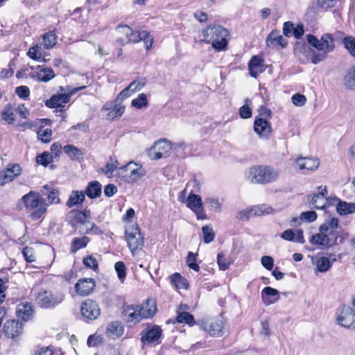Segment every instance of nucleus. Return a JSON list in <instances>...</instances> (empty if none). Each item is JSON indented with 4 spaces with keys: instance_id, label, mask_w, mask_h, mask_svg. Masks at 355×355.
I'll use <instances>...</instances> for the list:
<instances>
[{
    "instance_id": "1",
    "label": "nucleus",
    "mask_w": 355,
    "mask_h": 355,
    "mask_svg": "<svg viewBox=\"0 0 355 355\" xmlns=\"http://www.w3.org/2000/svg\"><path fill=\"white\" fill-rule=\"evenodd\" d=\"M202 35L203 39L200 40V43L211 44V46L217 52L227 49L230 32L223 26L211 24L202 29Z\"/></svg>"
},
{
    "instance_id": "2",
    "label": "nucleus",
    "mask_w": 355,
    "mask_h": 355,
    "mask_svg": "<svg viewBox=\"0 0 355 355\" xmlns=\"http://www.w3.org/2000/svg\"><path fill=\"white\" fill-rule=\"evenodd\" d=\"M19 201L23 204L26 213L32 220H37L47 213L49 203L37 191H30L24 195Z\"/></svg>"
},
{
    "instance_id": "3",
    "label": "nucleus",
    "mask_w": 355,
    "mask_h": 355,
    "mask_svg": "<svg viewBox=\"0 0 355 355\" xmlns=\"http://www.w3.org/2000/svg\"><path fill=\"white\" fill-rule=\"evenodd\" d=\"M279 176V170L270 165H254L249 168V178L253 184H270L275 182Z\"/></svg>"
},
{
    "instance_id": "4",
    "label": "nucleus",
    "mask_w": 355,
    "mask_h": 355,
    "mask_svg": "<svg viewBox=\"0 0 355 355\" xmlns=\"http://www.w3.org/2000/svg\"><path fill=\"white\" fill-rule=\"evenodd\" d=\"M36 304L42 309H54L64 300V294L58 289L40 288L35 295Z\"/></svg>"
},
{
    "instance_id": "5",
    "label": "nucleus",
    "mask_w": 355,
    "mask_h": 355,
    "mask_svg": "<svg viewBox=\"0 0 355 355\" xmlns=\"http://www.w3.org/2000/svg\"><path fill=\"white\" fill-rule=\"evenodd\" d=\"M125 240L132 255L134 257L142 250L145 238L139 225L135 223L129 225L125 231Z\"/></svg>"
},
{
    "instance_id": "6",
    "label": "nucleus",
    "mask_w": 355,
    "mask_h": 355,
    "mask_svg": "<svg viewBox=\"0 0 355 355\" xmlns=\"http://www.w3.org/2000/svg\"><path fill=\"white\" fill-rule=\"evenodd\" d=\"M16 112L19 114L20 118L24 119H27L30 114L25 104L21 103L17 105L15 103L9 102L3 107L0 112L1 119L8 125H12L16 121Z\"/></svg>"
},
{
    "instance_id": "7",
    "label": "nucleus",
    "mask_w": 355,
    "mask_h": 355,
    "mask_svg": "<svg viewBox=\"0 0 355 355\" xmlns=\"http://www.w3.org/2000/svg\"><path fill=\"white\" fill-rule=\"evenodd\" d=\"M119 174L124 181L134 182L138 181L146 175V170L141 165L132 161L125 166L119 167Z\"/></svg>"
},
{
    "instance_id": "8",
    "label": "nucleus",
    "mask_w": 355,
    "mask_h": 355,
    "mask_svg": "<svg viewBox=\"0 0 355 355\" xmlns=\"http://www.w3.org/2000/svg\"><path fill=\"white\" fill-rule=\"evenodd\" d=\"M308 43L319 51L329 53L335 49L334 37L331 33H324L320 40L313 34L306 35Z\"/></svg>"
},
{
    "instance_id": "9",
    "label": "nucleus",
    "mask_w": 355,
    "mask_h": 355,
    "mask_svg": "<svg viewBox=\"0 0 355 355\" xmlns=\"http://www.w3.org/2000/svg\"><path fill=\"white\" fill-rule=\"evenodd\" d=\"M80 312L84 320L89 322L96 320L101 315V309L96 300L87 298L81 302Z\"/></svg>"
},
{
    "instance_id": "10",
    "label": "nucleus",
    "mask_w": 355,
    "mask_h": 355,
    "mask_svg": "<svg viewBox=\"0 0 355 355\" xmlns=\"http://www.w3.org/2000/svg\"><path fill=\"white\" fill-rule=\"evenodd\" d=\"M91 211L87 208L84 209H72L67 215L68 224L76 231L80 225L89 223Z\"/></svg>"
},
{
    "instance_id": "11",
    "label": "nucleus",
    "mask_w": 355,
    "mask_h": 355,
    "mask_svg": "<svg viewBox=\"0 0 355 355\" xmlns=\"http://www.w3.org/2000/svg\"><path fill=\"white\" fill-rule=\"evenodd\" d=\"M172 150V144L166 139H160L155 141L153 146L148 150L149 157L157 160L169 155Z\"/></svg>"
},
{
    "instance_id": "12",
    "label": "nucleus",
    "mask_w": 355,
    "mask_h": 355,
    "mask_svg": "<svg viewBox=\"0 0 355 355\" xmlns=\"http://www.w3.org/2000/svg\"><path fill=\"white\" fill-rule=\"evenodd\" d=\"M53 121L50 119H37L34 132L37 134V139L43 144H49L53 138L51 129Z\"/></svg>"
},
{
    "instance_id": "13",
    "label": "nucleus",
    "mask_w": 355,
    "mask_h": 355,
    "mask_svg": "<svg viewBox=\"0 0 355 355\" xmlns=\"http://www.w3.org/2000/svg\"><path fill=\"white\" fill-rule=\"evenodd\" d=\"M22 168L19 164L9 163L0 170V187L13 182L22 173Z\"/></svg>"
},
{
    "instance_id": "14",
    "label": "nucleus",
    "mask_w": 355,
    "mask_h": 355,
    "mask_svg": "<svg viewBox=\"0 0 355 355\" xmlns=\"http://www.w3.org/2000/svg\"><path fill=\"white\" fill-rule=\"evenodd\" d=\"M200 329L212 337H221L224 334V324L220 320L197 321Z\"/></svg>"
},
{
    "instance_id": "15",
    "label": "nucleus",
    "mask_w": 355,
    "mask_h": 355,
    "mask_svg": "<svg viewBox=\"0 0 355 355\" xmlns=\"http://www.w3.org/2000/svg\"><path fill=\"white\" fill-rule=\"evenodd\" d=\"M121 313L124 321L130 326L135 325L145 319L139 304H124Z\"/></svg>"
},
{
    "instance_id": "16",
    "label": "nucleus",
    "mask_w": 355,
    "mask_h": 355,
    "mask_svg": "<svg viewBox=\"0 0 355 355\" xmlns=\"http://www.w3.org/2000/svg\"><path fill=\"white\" fill-rule=\"evenodd\" d=\"M186 205L195 213L198 220H205L207 218L204 211L202 198L199 195L191 191L186 199Z\"/></svg>"
},
{
    "instance_id": "17",
    "label": "nucleus",
    "mask_w": 355,
    "mask_h": 355,
    "mask_svg": "<svg viewBox=\"0 0 355 355\" xmlns=\"http://www.w3.org/2000/svg\"><path fill=\"white\" fill-rule=\"evenodd\" d=\"M336 320L338 324L345 328L355 329V311L349 306L340 307Z\"/></svg>"
},
{
    "instance_id": "18",
    "label": "nucleus",
    "mask_w": 355,
    "mask_h": 355,
    "mask_svg": "<svg viewBox=\"0 0 355 355\" xmlns=\"http://www.w3.org/2000/svg\"><path fill=\"white\" fill-rule=\"evenodd\" d=\"M320 159L314 157H298L294 162V166L302 173L306 174L317 170L320 166Z\"/></svg>"
},
{
    "instance_id": "19",
    "label": "nucleus",
    "mask_w": 355,
    "mask_h": 355,
    "mask_svg": "<svg viewBox=\"0 0 355 355\" xmlns=\"http://www.w3.org/2000/svg\"><path fill=\"white\" fill-rule=\"evenodd\" d=\"M189 308L187 304H180L177 308L176 317L174 319H171L168 322L187 324L190 327L197 325L194 316L187 311Z\"/></svg>"
},
{
    "instance_id": "20",
    "label": "nucleus",
    "mask_w": 355,
    "mask_h": 355,
    "mask_svg": "<svg viewBox=\"0 0 355 355\" xmlns=\"http://www.w3.org/2000/svg\"><path fill=\"white\" fill-rule=\"evenodd\" d=\"M309 242L317 246L319 249L324 250L329 248L337 243L336 237L333 234L328 233L320 232L312 235L309 239Z\"/></svg>"
},
{
    "instance_id": "21",
    "label": "nucleus",
    "mask_w": 355,
    "mask_h": 355,
    "mask_svg": "<svg viewBox=\"0 0 355 355\" xmlns=\"http://www.w3.org/2000/svg\"><path fill=\"white\" fill-rule=\"evenodd\" d=\"M96 286L94 279L83 277L78 280L74 285L76 294L80 297H87L93 293Z\"/></svg>"
},
{
    "instance_id": "22",
    "label": "nucleus",
    "mask_w": 355,
    "mask_h": 355,
    "mask_svg": "<svg viewBox=\"0 0 355 355\" xmlns=\"http://www.w3.org/2000/svg\"><path fill=\"white\" fill-rule=\"evenodd\" d=\"M253 129L260 139H268L272 133V127L270 121L266 119L255 116Z\"/></svg>"
},
{
    "instance_id": "23",
    "label": "nucleus",
    "mask_w": 355,
    "mask_h": 355,
    "mask_svg": "<svg viewBox=\"0 0 355 355\" xmlns=\"http://www.w3.org/2000/svg\"><path fill=\"white\" fill-rule=\"evenodd\" d=\"M162 329L158 325H148L141 334V340L144 343H160Z\"/></svg>"
},
{
    "instance_id": "24",
    "label": "nucleus",
    "mask_w": 355,
    "mask_h": 355,
    "mask_svg": "<svg viewBox=\"0 0 355 355\" xmlns=\"http://www.w3.org/2000/svg\"><path fill=\"white\" fill-rule=\"evenodd\" d=\"M262 55H252L248 63L249 74L251 77L257 78L259 74L263 73L267 66Z\"/></svg>"
},
{
    "instance_id": "25",
    "label": "nucleus",
    "mask_w": 355,
    "mask_h": 355,
    "mask_svg": "<svg viewBox=\"0 0 355 355\" xmlns=\"http://www.w3.org/2000/svg\"><path fill=\"white\" fill-rule=\"evenodd\" d=\"M266 44L270 49L282 50L286 48L288 42L278 30L274 29L267 35Z\"/></svg>"
},
{
    "instance_id": "26",
    "label": "nucleus",
    "mask_w": 355,
    "mask_h": 355,
    "mask_svg": "<svg viewBox=\"0 0 355 355\" xmlns=\"http://www.w3.org/2000/svg\"><path fill=\"white\" fill-rule=\"evenodd\" d=\"M2 331L6 337L15 338L21 334L23 324L18 320H9L4 323Z\"/></svg>"
},
{
    "instance_id": "27",
    "label": "nucleus",
    "mask_w": 355,
    "mask_h": 355,
    "mask_svg": "<svg viewBox=\"0 0 355 355\" xmlns=\"http://www.w3.org/2000/svg\"><path fill=\"white\" fill-rule=\"evenodd\" d=\"M31 69L35 71L32 77L35 78L40 82L47 83L55 77V73L51 67L37 65L36 67H31Z\"/></svg>"
},
{
    "instance_id": "28",
    "label": "nucleus",
    "mask_w": 355,
    "mask_h": 355,
    "mask_svg": "<svg viewBox=\"0 0 355 355\" xmlns=\"http://www.w3.org/2000/svg\"><path fill=\"white\" fill-rule=\"evenodd\" d=\"M116 30L118 33L126 39V43H138L141 42V34L139 31H134L126 24H119Z\"/></svg>"
},
{
    "instance_id": "29",
    "label": "nucleus",
    "mask_w": 355,
    "mask_h": 355,
    "mask_svg": "<svg viewBox=\"0 0 355 355\" xmlns=\"http://www.w3.org/2000/svg\"><path fill=\"white\" fill-rule=\"evenodd\" d=\"M69 95L66 93H59L52 95L50 98L46 99L45 105L51 109L56 108L60 109L67 107L66 105L69 102Z\"/></svg>"
},
{
    "instance_id": "30",
    "label": "nucleus",
    "mask_w": 355,
    "mask_h": 355,
    "mask_svg": "<svg viewBox=\"0 0 355 355\" xmlns=\"http://www.w3.org/2000/svg\"><path fill=\"white\" fill-rule=\"evenodd\" d=\"M16 314L18 318L21 320L28 321L33 316V306L31 302H21L17 306Z\"/></svg>"
},
{
    "instance_id": "31",
    "label": "nucleus",
    "mask_w": 355,
    "mask_h": 355,
    "mask_svg": "<svg viewBox=\"0 0 355 355\" xmlns=\"http://www.w3.org/2000/svg\"><path fill=\"white\" fill-rule=\"evenodd\" d=\"M318 193L314 194L310 200L311 205L313 208L316 209H326L327 207L331 206L333 202H322V204H318V200H324L325 198H327V187H322V186L318 187Z\"/></svg>"
},
{
    "instance_id": "32",
    "label": "nucleus",
    "mask_w": 355,
    "mask_h": 355,
    "mask_svg": "<svg viewBox=\"0 0 355 355\" xmlns=\"http://www.w3.org/2000/svg\"><path fill=\"white\" fill-rule=\"evenodd\" d=\"M124 325L121 321L110 322L106 328V336L110 338L116 339L123 336Z\"/></svg>"
},
{
    "instance_id": "33",
    "label": "nucleus",
    "mask_w": 355,
    "mask_h": 355,
    "mask_svg": "<svg viewBox=\"0 0 355 355\" xmlns=\"http://www.w3.org/2000/svg\"><path fill=\"white\" fill-rule=\"evenodd\" d=\"M63 152L71 161L80 162L84 159V153L82 149L73 144H67L63 146Z\"/></svg>"
},
{
    "instance_id": "34",
    "label": "nucleus",
    "mask_w": 355,
    "mask_h": 355,
    "mask_svg": "<svg viewBox=\"0 0 355 355\" xmlns=\"http://www.w3.org/2000/svg\"><path fill=\"white\" fill-rule=\"evenodd\" d=\"M261 298L266 305L272 304L279 299V291L270 286L265 287L261 291Z\"/></svg>"
},
{
    "instance_id": "35",
    "label": "nucleus",
    "mask_w": 355,
    "mask_h": 355,
    "mask_svg": "<svg viewBox=\"0 0 355 355\" xmlns=\"http://www.w3.org/2000/svg\"><path fill=\"white\" fill-rule=\"evenodd\" d=\"M84 193L90 199L100 197L102 193V185L97 180L90 181L87 184Z\"/></svg>"
},
{
    "instance_id": "36",
    "label": "nucleus",
    "mask_w": 355,
    "mask_h": 355,
    "mask_svg": "<svg viewBox=\"0 0 355 355\" xmlns=\"http://www.w3.org/2000/svg\"><path fill=\"white\" fill-rule=\"evenodd\" d=\"M141 312L145 319L153 317L157 313V304L155 300L149 298L140 305Z\"/></svg>"
},
{
    "instance_id": "37",
    "label": "nucleus",
    "mask_w": 355,
    "mask_h": 355,
    "mask_svg": "<svg viewBox=\"0 0 355 355\" xmlns=\"http://www.w3.org/2000/svg\"><path fill=\"white\" fill-rule=\"evenodd\" d=\"M281 237L288 241H295L300 243H304L303 231L300 229L296 231V234L292 229L286 230L281 234Z\"/></svg>"
},
{
    "instance_id": "38",
    "label": "nucleus",
    "mask_w": 355,
    "mask_h": 355,
    "mask_svg": "<svg viewBox=\"0 0 355 355\" xmlns=\"http://www.w3.org/2000/svg\"><path fill=\"white\" fill-rule=\"evenodd\" d=\"M338 227V220L337 218H331L329 220H327L326 223L320 225V231L321 232L324 233H331V234L334 235V237L336 238V240H338V232L336 231L337 228Z\"/></svg>"
},
{
    "instance_id": "39",
    "label": "nucleus",
    "mask_w": 355,
    "mask_h": 355,
    "mask_svg": "<svg viewBox=\"0 0 355 355\" xmlns=\"http://www.w3.org/2000/svg\"><path fill=\"white\" fill-rule=\"evenodd\" d=\"M171 284L175 287L176 289L188 290L190 284L187 278L183 277L179 272H175L169 277Z\"/></svg>"
},
{
    "instance_id": "40",
    "label": "nucleus",
    "mask_w": 355,
    "mask_h": 355,
    "mask_svg": "<svg viewBox=\"0 0 355 355\" xmlns=\"http://www.w3.org/2000/svg\"><path fill=\"white\" fill-rule=\"evenodd\" d=\"M85 199V195L83 191H72L66 202V205L69 208H72L73 207L81 205L84 202Z\"/></svg>"
},
{
    "instance_id": "41",
    "label": "nucleus",
    "mask_w": 355,
    "mask_h": 355,
    "mask_svg": "<svg viewBox=\"0 0 355 355\" xmlns=\"http://www.w3.org/2000/svg\"><path fill=\"white\" fill-rule=\"evenodd\" d=\"M90 241V238L87 236L73 238L71 241L70 252L76 253L80 249L86 248Z\"/></svg>"
},
{
    "instance_id": "42",
    "label": "nucleus",
    "mask_w": 355,
    "mask_h": 355,
    "mask_svg": "<svg viewBox=\"0 0 355 355\" xmlns=\"http://www.w3.org/2000/svg\"><path fill=\"white\" fill-rule=\"evenodd\" d=\"M44 189L47 191V203L59 204L60 202V191L58 189L50 187L47 184L43 187Z\"/></svg>"
},
{
    "instance_id": "43",
    "label": "nucleus",
    "mask_w": 355,
    "mask_h": 355,
    "mask_svg": "<svg viewBox=\"0 0 355 355\" xmlns=\"http://www.w3.org/2000/svg\"><path fill=\"white\" fill-rule=\"evenodd\" d=\"M57 35L55 31H49L42 36L44 48L51 49L57 44Z\"/></svg>"
},
{
    "instance_id": "44",
    "label": "nucleus",
    "mask_w": 355,
    "mask_h": 355,
    "mask_svg": "<svg viewBox=\"0 0 355 355\" xmlns=\"http://www.w3.org/2000/svg\"><path fill=\"white\" fill-rule=\"evenodd\" d=\"M131 94L132 93L130 92L128 87H126L119 94L115 100H114L113 101H107L102 107V110H111V107H113L114 104L118 103L119 101H123L128 98L131 95Z\"/></svg>"
},
{
    "instance_id": "45",
    "label": "nucleus",
    "mask_w": 355,
    "mask_h": 355,
    "mask_svg": "<svg viewBox=\"0 0 355 355\" xmlns=\"http://www.w3.org/2000/svg\"><path fill=\"white\" fill-rule=\"evenodd\" d=\"M336 211L341 216L352 214L355 212V203L343 202L340 200L336 205Z\"/></svg>"
},
{
    "instance_id": "46",
    "label": "nucleus",
    "mask_w": 355,
    "mask_h": 355,
    "mask_svg": "<svg viewBox=\"0 0 355 355\" xmlns=\"http://www.w3.org/2000/svg\"><path fill=\"white\" fill-rule=\"evenodd\" d=\"M232 259L223 251H220L217 254V263L220 270L225 271L229 268L232 263Z\"/></svg>"
},
{
    "instance_id": "47",
    "label": "nucleus",
    "mask_w": 355,
    "mask_h": 355,
    "mask_svg": "<svg viewBox=\"0 0 355 355\" xmlns=\"http://www.w3.org/2000/svg\"><path fill=\"white\" fill-rule=\"evenodd\" d=\"M125 105L118 103L114 104L111 110H107L108 112L106 114V118L108 120H114L121 117L125 112Z\"/></svg>"
},
{
    "instance_id": "48",
    "label": "nucleus",
    "mask_w": 355,
    "mask_h": 355,
    "mask_svg": "<svg viewBox=\"0 0 355 355\" xmlns=\"http://www.w3.org/2000/svg\"><path fill=\"white\" fill-rule=\"evenodd\" d=\"M55 159L49 151H44L39 154L35 157V162L37 164L46 167L49 164H51Z\"/></svg>"
},
{
    "instance_id": "49",
    "label": "nucleus",
    "mask_w": 355,
    "mask_h": 355,
    "mask_svg": "<svg viewBox=\"0 0 355 355\" xmlns=\"http://www.w3.org/2000/svg\"><path fill=\"white\" fill-rule=\"evenodd\" d=\"M119 163L116 159H110L105 164V166L101 168V171L108 178L113 176V173L118 168Z\"/></svg>"
},
{
    "instance_id": "50",
    "label": "nucleus",
    "mask_w": 355,
    "mask_h": 355,
    "mask_svg": "<svg viewBox=\"0 0 355 355\" xmlns=\"http://www.w3.org/2000/svg\"><path fill=\"white\" fill-rule=\"evenodd\" d=\"M83 264L87 268H90L95 272L98 270V261L92 254L85 256L83 259Z\"/></svg>"
},
{
    "instance_id": "51",
    "label": "nucleus",
    "mask_w": 355,
    "mask_h": 355,
    "mask_svg": "<svg viewBox=\"0 0 355 355\" xmlns=\"http://www.w3.org/2000/svg\"><path fill=\"white\" fill-rule=\"evenodd\" d=\"M114 269L121 283H123L127 275V268L125 264L122 261H117L114 264Z\"/></svg>"
},
{
    "instance_id": "52",
    "label": "nucleus",
    "mask_w": 355,
    "mask_h": 355,
    "mask_svg": "<svg viewBox=\"0 0 355 355\" xmlns=\"http://www.w3.org/2000/svg\"><path fill=\"white\" fill-rule=\"evenodd\" d=\"M343 44L349 53L355 58V37L346 36L343 39Z\"/></svg>"
},
{
    "instance_id": "53",
    "label": "nucleus",
    "mask_w": 355,
    "mask_h": 355,
    "mask_svg": "<svg viewBox=\"0 0 355 355\" xmlns=\"http://www.w3.org/2000/svg\"><path fill=\"white\" fill-rule=\"evenodd\" d=\"M343 1V0H317V6L318 8L327 11L334 8L338 3Z\"/></svg>"
},
{
    "instance_id": "54",
    "label": "nucleus",
    "mask_w": 355,
    "mask_h": 355,
    "mask_svg": "<svg viewBox=\"0 0 355 355\" xmlns=\"http://www.w3.org/2000/svg\"><path fill=\"white\" fill-rule=\"evenodd\" d=\"M141 41L144 43L146 51H149L152 49L154 42V38L150 35V33L148 31H142L140 32Z\"/></svg>"
},
{
    "instance_id": "55",
    "label": "nucleus",
    "mask_w": 355,
    "mask_h": 355,
    "mask_svg": "<svg viewBox=\"0 0 355 355\" xmlns=\"http://www.w3.org/2000/svg\"><path fill=\"white\" fill-rule=\"evenodd\" d=\"M331 262L326 257H320L316 262L317 270L321 272L327 271L331 267Z\"/></svg>"
},
{
    "instance_id": "56",
    "label": "nucleus",
    "mask_w": 355,
    "mask_h": 355,
    "mask_svg": "<svg viewBox=\"0 0 355 355\" xmlns=\"http://www.w3.org/2000/svg\"><path fill=\"white\" fill-rule=\"evenodd\" d=\"M131 103L132 105L137 109H141L148 105V101L146 95L141 93L139 94L136 98L133 99Z\"/></svg>"
},
{
    "instance_id": "57",
    "label": "nucleus",
    "mask_w": 355,
    "mask_h": 355,
    "mask_svg": "<svg viewBox=\"0 0 355 355\" xmlns=\"http://www.w3.org/2000/svg\"><path fill=\"white\" fill-rule=\"evenodd\" d=\"M196 257L197 254H195L192 252H189L186 259V262L189 268L193 270L196 272H198L200 270V266L196 262Z\"/></svg>"
},
{
    "instance_id": "58",
    "label": "nucleus",
    "mask_w": 355,
    "mask_h": 355,
    "mask_svg": "<svg viewBox=\"0 0 355 355\" xmlns=\"http://www.w3.org/2000/svg\"><path fill=\"white\" fill-rule=\"evenodd\" d=\"M146 84V79L145 78H138L128 86L130 92L135 93L136 92L140 91Z\"/></svg>"
},
{
    "instance_id": "59",
    "label": "nucleus",
    "mask_w": 355,
    "mask_h": 355,
    "mask_svg": "<svg viewBox=\"0 0 355 355\" xmlns=\"http://www.w3.org/2000/svg\"><path fill=\"white\" fill-rule=\"evenodd\" d=\"M203 241L205 243H209L214 240L215 233L211 227L205 225L202 227Z\"/></svg>"
},
{
    "instance_id": "60",
    "label": "nucleus",
    "mask_w": 355,
    "mask_h": 355,
    "mask_svg": "<svg viewBox=\"0 0 355 355\" xmlns=\"http://www.w3.org/2000/svg\"><path fill=\"white\" fill-rule=\"evenodd\" d=\"M346 85L352 89H355V66L351 67L345 77Z\"/></svg>"
},
{
    "instance_id": "61",
    "label": "nucleus",
    "mask_w": 355,
    "mask_h": 355,
    "mask_svg": "<svg viewBox=\"0 0 355 355\" xmlns=\"http://www.w3.org/2000/svg\"><path fill=\"white\" fill-rule=\"evenodd\" d=\"M272 210V207H266L264 205L254 206L250 208V211L252 213V216H263L270 213Z\"/></svg>"
},
{
    "instance_id": "62",
    "label": "nucleus",
    "mask_w": 355,
    "mask_h": 355,
    "mask_svg": "<svg viewBox=\"0 0 355 355\" xmlns=\"http://www.w3.org/2000/svg\"><path fill=\"white\" fill-rule=\"evenodd\" d=\"M51 155L55 160H58L63 152V146L60 142H54L50 146Z\"/></svg>"
},
{
    "instance_id": "63",
    "label": "nucleus",
    "mask_w": 355,
    "mask_h": 355,
    "mask_svg": "<svg viewBox=\"0 0 355 355\" xmlns=\"http://www.w3.org/2000/svg\"><path fill=\"white\" fill-rule=\"evenodd\" d=\"M27 55L33 60L39 61L42 58L40 47L37 44L30 47Z\"/></svg>"
},
{
    "instance_id": "64",
    "label": "nucleus",
    "mask_w": 355,
    "mask_h": 355,
    "mask_svg": "<svg viewBox=\"0 0 355 355\" xmlns=\"http://www.w3.org/2000/svg\"><path fill=\"white\" fill-rule=\"evenodd\" d=\"M15 94L21 99L26 100L31 94L28 87L26 85H21L15 88Z\"/></svg>"
}]
</instances>
